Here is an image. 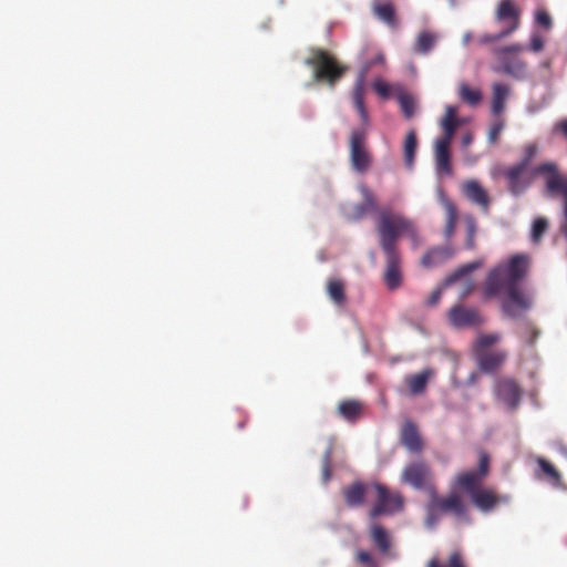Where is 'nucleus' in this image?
I'll use <instances>...</instances> for the list:
<instances>
[{"instance_id":"1","label":"nucleus","mask_w":567,"mask_h":567,"mask_svg":"<svg viewBox=\"0 0 567 567\" xmlns=\"http://www.w3.org/2000/svg\"><path fill=\"white\" fill-rule=\"evenodd\" d=\"M375 229L379 245L385 258L384 284L389 290H396L401 287L403 280L402 257L398 248V241L402 236H406L413 243H417V228L402 213L384 208L378 214Z\"/></svg>"},{"instance_id":"2","label":"nucleus","mask_w":567,"mask_h":567,"mask_svg":"<svg viewBox=\"0 0 567 567\" xmlns=\"http://www.w3.org/2000/svg\"><path fill=\"white\" fill-rule=\"evenodd\" d=\"M529 257L517 254L506 264L492 269L485 280L484 295L493 298L505 291L506 299L502 303L503 311L511 318H517L530 307V300L518 288V282L527 275Z\"/></svg>"},{"instance_id":"3","label":"nucleus","mask_w":567,"mask_h":567,"mask_svg":"<svg viewBox=\"0 0 567 567\" xmlns=\"http://www.w3.org/2000/svg\"><path fill=\"white\" fill-rule=\"evenodd\" d=\"M305 64L313 69V79L317 82H323L330 86H334L348 71L346 65H342L333 54L323 49H312L311 55L306 59Z\"/></svg>"},{"instance_id":"4","label":"nucleus","mask_w":567,"mask_h":567,"mask_svg":"<svg viewBox=\"0 0 567 567\" xmlns=\"http://www.w3.org/2000/svg\"><path fill=\"white\" fill-rule=\"evenodd\" d=\"M430 501L426 505V525L433 527L439 522L441 515L451 513L456 518L467 517V507L462 497L453 489L449 495L441 497L437 488L429 495Z\"/></svg>"},{"instance_id":"5","label":"nucleus","mask_w":567,"mask_h":567,"mask_svg":"<svg viewBox=\"0 0 567 567\" xmlns=\"http://www.w3.org/2000/svg\"><path fill=\"white\" fill-rule=\"evenodd\" d=\"M372 494L375 503L369 509V517L375 519L383 515H393L403 509L404 498L398 491H391L386 485L372 482Z\"/></svg>"},{"instance_id":"6","label":"nucleus","mask_w":567,"mask_h":567,"mask_svg":"<svg viewBox=\"0 0 567 567\" xmlns=\"http://www.w3.org/2000/svg\"><path fill=\"white\" fill-rule=\"evenodd\" d=\"M368 126L354 128L349 136V159L353 171L365 173L372 164V154L367 145Z\"/></svg>"},{"instance_id":"7","label":"nucleus","mask_w":567,"mask_h":567,"mask_svg":"<svg viewBox=\"0 0 567 567\" xmlns=\"http://www.w3.org/2000/svg\"><path fill=\"white\" fill-rule=\"evenodd\" d=\"M401 482L414 489L424 491L430 495L436 488L434 474L431 467L423 461L408 463L401 473Z\"/></svg>"},{"instance_id":"8","label":"nucleus","mask_w":567,"mask_h":567,"mask_svg":"<svg viewBox=\"0 0 567 567\" xmlns=\"http://www.w3.org/2000/svg\"><path fill=\"white\" fill-rule=\"evenodd\" d=\"M523 50L524 47L522 44H512L497 49L495 53L501 65L496 68L495 71L505 73L517 80L525 79L527 75V64L516 55Z\"/></svg>"},{"instance_id":"9","label":"nucleus","mask_w":567,"mask_h":567,"mask_svg":"<svg viewBox=\"0 0 567 567\" xmlns=\"http://www.w3.org/2000/svg\"><path fill=\"white\" fill-rule=\"evenodd\" d=\"M495 400L509 411H515L523 396V389L513 377H497L493 384Z\"/></svg>"},{"instance_id":"10","label":"nucleus","mask_w":567,"mask_h":567,"mask_svg":"<svg viewBox=\"0 0 567 567\" xmlns=\"http://www.w3.org/2000/svg\"><path fill=\"white\" fill-rule=\"evenodd\" d=\"M540 164L534 168H525L518 165H512L504 169V177L507 181V187L512 195L519 196L533 184L534 177L542 173L537 169Z\"/></svg>"},{"instance_id":"11","label":"nucleus","mask_w":567,"mask_h":567,"mask_svg":"<svg viewBox=\"0 0 567 567\" xmlns=\"http://www.w3.org/2000/svg\"><path fill=\"white\" fill-rule=\"evenodd\" d=\"M542 173L545 181V188L549 195L564 197V203L567 202V195L564 187H567V176L563 175L559 166L555 162H545L540 164L537 169Z\"/></svg>"},{"instance_id":"12","label":"nucleus","mask_w":567,"mask_h":567,"mask_svg":"<svg viewBox=\"0 0 567 567\" xmlns=\"http://www.w3.org/2000/svg\"><path fill=\"white\" fill-rule=\"evenodd\" d=\"M450 324L457 329L480 327L484 323V318L476 308L465 307L457 303L447 311Z\"/></svg>"},{"instance_id":"13","label":"nucleus","mask_w":567,"mask_h":567,"mask_svg":"<svg viewBox=\"0 0 567 567\" xmlns=\"http://www.w3.org/2000/svg\"><path fill=\"white\" fill-rule=\"evenodd\" d=\"M519 12L512 0H502L497 7L496 18L497 20H511V25L502 32L494 35H486L483 38V42H495L502 38L507 37L515 31L519 25Z\"/></svg>"},{"instance_id":"14","label":"nucleus","mask_w":567,"mask_h":567,"mask_svg":"<svg viewBox=\"0 0 567 567\" xmlns=\"http://www.w3.org/2000/svg\"><path fill=\"white\" fill-rule=\"evenodd\" d=\"M369 494H372V483H364L362 481H355L342 488L344 503L350 508L363 506Z\"/></svg>"},{"instance_id":"15","label":"nucleus","mask_w":567,"mask_h":567,"mask_svg":"<svg viewBox=\"0 0 567 567\" xmlns=\"http://www.w3.org/2000/svg\"><path fill=\"white\" fill-rule=\"evenodd\" d=\"M480 370L484 373H496L506 362L507 352L505 350H489L474 353Z\"/></svg>"},{"instance_id":"16","label":"nucleus","mask_w":567,"mask_h":567,"mask_svg":"<svg viewBox=\"0 0 567 567\" xmlns=\"http://www.w3.org/2000/svg\"><path fill=\"white\" fill-rule=\"evenodd\" d=\"M471 501L480 511L487 513L493 511L497 505L506 503L508 497L498 495L493 488L482 487L473 494Z\"/></svg>"},{"instance_id":"17","label":"nucleus","mask_w":567,"mask_h":567,"mask_svg":"<svg viewBox=\"0 0 567 567\" xmlns=\"http://www.w3.org/2000/svg\"><path fill=\"white\" fill-rule=\"evenodd\" d=\"M462 190L468 200L480 206L484 213H488L491 205L489 195L477 181H466L463 184Z\"/></svg>"},{"instance_id":"18","label":"nucleus","mask_w":567,"mask_h":567,"mask_svg":"<svg viewBox=\"0 0 567 567\" xmlns=\"http://www.w3.org/2000/svg\"><path fill=\"white\" fill-rule=\"evenodd\" d=\"M485 478L474 471H466L457 474L453 482V489L464 491L473 496L477 491L482 488V483Z\"/></svg>"},{"instance_id":"19","label":"nucleus","mask_w":567,"mask_h":567,"mask_svg":"<svg viewBox=\"0 0 567 567\" xmlns=\"http://www.w3.org/2000/svg\"><path fill=\"white\" fill-rule=\"evenodd\" d=\"M369 65L364 68V71L357 79L353 89H352V102L358 111L362 126H369V114L364 104V95H365V83H364V73L367 72Z\"/></svg>"},{"instance_id":"20","label":"nucleus","mask_w":567,"mask_h":567,"mask_svg":"<svg viewBox=\"0 0 567 567\" xmlns=\"http://www.w3.org/2000/svg\"><path fill=\"white\" fill-rule=\"evenodd\" d=\"M401 443L412 453H421L424 443L419 433L417 426L412 421H406L401 430Z\"/></svg>"},{"instance_id":"21","label":"nucleus","mask_w":567,"mask_h":567,"mask_svg":"<svg viewBox=\"0 0 567 567\" xmlns=\"http://www.w3.org/2000/svg\"><path fill=\"white\" fill-rule=\"evenodd\" d=\"M360 190L363 197V202L361 204L351 206L346 213L348 219L352 221L362 219L368 210H373L377 208V200L373 193L365 186H361Z\"/></svg>"},{"instance_id":"22","label":"nucleus","mask_w":567,"mask_h":567,"mask_svg":"<svg viewBox=\"0 0 567 567\" xmlns=\"http://www.w3.org/2000/svg\"><path fill=\"white\" fill-rule=\"evenodd\" d=\"M437 196L441 205L445 210L444 235L446 238H451L455 231L456 223L458 219V212L455 204L447 197L442 188L437 190Z\"/></svg>"},{"instance_id":"23","label":"nucleus","mask_w":567,"mask_h":567,"mask_svg":"<svg viewBox=\"0 0 567 567\" xmlns=\"http://www.w3.org/2000/svg\"><path fill=\"white\" fill-rule=\"evenodd\" d=\"M538 468L535 472V476L538 480L547 481L551 486L559 488L563 484V476L560 472L546 458L537 457L536 460Z\"/></svg>"},{"instance_id":"24","label":"nucleus","mask_w":567,"mask_h":567,"mask_svg":"<svg viewBox=\"0 0 567 567\" xmlns=\"http://www.w3.org/2000/svg\"><path fill=\"white\" fill-rule=\"evenodd\" d=\"M364 405L361 401L354 399L343 400L338 404V413L349 422H355L362 414Z\"/></svg>"},{"instance_id":"25","label":"nucleus","mask_w":567,"mask_h":567,"mask_svg":"<svg viewBox=\"0 0 567 567\" xmlns=\"http://www.w3.org/2000/svg\"><path fill=\"white\" fill-rule=\"evenodd\" d=\"M435 167L439 174L451 175L453 172L451 163L450 146L435 144L434 148Z\"/></svg>"},{"instance_id":"26","label":"nucleus","mask_w":567,"mask_h":567,"mask_svg":"<svg viewBox=\"0 0 567 567\" xmlns=\"http://www.w3.org/2000/svg\"><path fill=\"white\" fill-rule=\"evenodd\" d=\"M370 536L374 545L382 554H386L390 550L391 537L383 526L379 524H372L370 526Z\"/></svg>"},{"instance_id":"27","label":"nucleus","mask_w":567,"mask_h":567,"mask_svg":"<svg viewBox=\"0 0 567 567\" xmlns=\"http://www.w3.org/2000/svg\"><path fill=\"white\" fill-rule=\"evenodd\" d=\"M492 112L495 115L501 114L509 96V87L503 83L493 84Z\"/></svg>"},{"instance_id":"28","label":"nucleus","mask_w":567,"mask_h":567,"mask_svg":"<svg viewBox=\"0 0 567 567\" xmlns=\"http://www.w3.org/2000/svg\"><path fill=\"white\" fill-rule=\"evenodd\" d=\"M374 16L390 27H396L395 9L391 2H377L372 7Z\"/></svg>"},{"instance_id":"29","label":"nucleus","mask_w":567,"mask_h":567,"mask_svg":"<svg viewBox=\"0 0 567 567\" xmlns=\"http://www.w3.org/2000/svg\"><path fill=\"white\" fill-rule=\"evenodd\" d=\"M433 371L431 369H425L420 373L409 375L406 378V384L409 390L413 394H420L424 392L429 379L432 377Z\"/></svg>"},{"instance_id":"30","label":"nucleus","mask_w":567,"mask_h":567,"mask_svg":"<svg viewBox=\"0 0 567 567\" xmlns=\"http://www.w3.org/2000/svg\"><path fill=\"white\" fill-rule=\"evenodd\" d=\"M327 293L331 301L337 306L344 305L346 297V287L344 282L340 279H329L327 282Z\"/></svg>"},{"instance_id":"31","label":"nucleus","mask_w":567,"mask_h":567,"mask_svg":"<svg viewBox=\"0 0 567 567\" xmlns=\"http://www.w3.org/2000/svg\"><path fill=\"white\" fill-rule=\"evenodd\" d=\"M437 35L431 31H422L419 33L415 44L414 52L417 54H427L435 45Z\"/></svg>"},{"instance_id":"32","label":"nucleus","mask_w":567,"mask_h":567,"mask_svg":"<svg viewBox=\"0 0 567 567\" xmlns=\"http://www.w3.org/2000/svg\"><path fill=\"white\" fill-rule=\"evenodd\" d=\"M450 257L451 252L447 248H433L424 254L421 264L423 267L430 268L444 262Z\"/></svg>"},{"instance_id":"33","label":"nucleus","mask_w":567,"mask_h":567,"mask_svg":"<svg viewBox=\"0 0 567 567\" xmlns=\"http://www.w3.org/2000/svg\"><path fill=\"white\" fill-rule=\"evenodd\" d=\"M539 151V146L536 142H528L526 143L520 151V158L515 164L525 168H532L530 164L534 161V158L537 156Z\"/></svg>"},{"instance_id":"34","label":"nucleus","mask_w":567,"mask_h":567,"mask_svg":"<svg viewBox=\"0 0 567 567\" xmlns=\"http://www.w3.org/2000/svg\"><path fill=\"white\" fill-rule=\"evenodd\" d=\"M417 147V138L414 130L408 132L404 141V161L411 167L414 163L415 152Z\"/></svg>"},{"instance_id":"35","label":"nucleus","mask_w":567,"mask_h":567,"mask_svg":"<svg viewBox=\"0 0 567 567\" xmlns=\"http://www.w3.org/2000/svg\"><path fill=\"white\" fill-rule=\"evenodd\" d=\"M499 333H481L477 336L473 351L474 353L489 351L488 348L501 340Z\"/></svg>"},{"instance_id":"36","label":"nucleus","mask_w":567,"mask_h":567,"mask_svg":"<svg viewBox=\"0 0 567 567\" xmlns=\"http://www.w3.org/2000/svg\"><path fill=\"white\" fill-rule=\"evenodd\" d=\"M458 94L462 101L471 106L477 105L482 100V92L478 89H473L466 83H461Z\"/></svg>"},{"instance_id":"37","label":"nucleus","mask_w":567,"mask_h":567,"mask_svg":"<svg viewBox=\"0 0 567 567\" xmlns=\"http://www.w3.org/2000/svg\"><path fill=\"white\" fill-rule=\"evenodd\" d=\"M426 567H466L464 559L460 551H453L446 561V564H442V561L437 557H432Z\"/></svg>"},{"instance_id":"38","label":"nucleus","mask_w":567,"mask_h":567,"mask_svg":"<svg viewBox=\"0 0 567 567\" xmlns=\"http://www.w3.org/2000/svg\"><path fill=\"white\" fill-rule=\"evenodd\" d=\"M457 115V107L453 105H447L445 107V114L441 120V127L442 128H457L458 126V120L456 117Z\"/></svg>"},{"instance_id":"39","label":"nucleus","mask_w":567,"mask_h":567,"mask_svg":"<svg viewBox=\"0 0 567 567\" xmlns=\"http://www.w3.org/2000/svg\"><path fill=\"white\" fill-rule=\"evenodd\" d=\"M480 266H481L480 262L474 261V262H470V264H466V265L460 267L456 271H454L452 275H450L446 278L445 284L452 285V284L456 282L458 279L471 274L472 271L477 269Z\"/></svg>"},{"instance_id":"40","label":"nucleus","mask_w":567,"mask_h":567,"mask_svg":"<svg viewBox=\"0 0 567 567\" xmlns=\"http://www.w3.org/2000/svg\"><path fill=\"white\" fill-rule=\"evenodd\" d=\"M401 110L406 118H411L415 113V101L414 99L406 94L402 93L398 97Z\"/></svg>"},{"instance_id":"41","label":"nucleus","mask_w":567,"mask_h":567,"mask_svg":"<svg viewBox=\"0 0 567 567\" xmlns=\"http://www.w3.org/2000/svg\"><path fill=\"white\" fill-rule=\"evenodd\" d=\"M466 223V240L465 247L467 249H473L475 247V235L477 230L476 220L472 216H467L465 218Z\"/></svg>"},{"instance_id":"42","label":"nucleus","mask_w":567,"mask_h":567,"mask_svg":"<svg viewBox=\"0 0 567 567\" xmlns=\"http://www.w3.org/2000/svg\"><path fill=\"white\" fill-rule=\"evenodd\" d=\"M548 228V221L544 217H538L534 220L532 227V240L537 243Z\"/></svg>"},{"instance_id":"43","label":"nucleus","mask_w":567,"mask_h":567,"mask_svg":"<svg viewBox=\"0 0 567 567\" xmlns=\"http://www.w3.org/2000/svg\"><path fill=\"white\" fill-rule=\"evenodd\" d=\"M331 463H332V447H328L324 452L323 460H322V480L323 483H328L331 478Z\"/></svg>"},{"instance_id":"44","label":"nucleus","mask_w":567,"mask_h":567,"mask_svg":"<svg viewBox=\"0 0 567 567\" xmlns=\"http://www.w3.org/2000/svg\"><path fill=\"white\" fill-rule=\"evenodd\" d=\"M474 472L480 474L484 478L488 475V473H489V455L486 452H484V451L480 452L478 467Z\"/></svg>"},{"instance_id":"45","label":"nucleus","mask_w":567,"mask_h":567,"mask_svg":"<svg viewBox=\"0 0 567 567\" xmlns=\"http://www.w3.org/2000/svg\"><path fill=\"white\" fill-rule=\"evenodd\" d=\"M373 90L382 99H388L391 93L390 85L381 79H378L373 82Z\"/></svg>"},{"instance_id":"46","label":"nucleus","mask_w":567,"mask_h":567,"mask_svg":"<svg viewBox=\"0 0 567 567\" xmlns=\"http://www.w3.org/2000/svg\"><path fill=\"white\" fill-rule=\"evenodd\" d=\"M355 559L358 563H360L362 565H365L369 567H377V563L369 551L358 550L355 554Z\"/></svg>"},{"instance_id":"47","label":"nucleus","mask_w":567,"mask_h":567,"mask_svg":"<svg viewBox=\"0 0 567 567\" xmlns=\"http://www.w3.org/2000/svg\"><path fill=\"white\" fill-rule=\"evenodd\" d=\"M535 21L537 24L542 25L545 29H549L553 23L549 13L545 10H538L536 12Z\"/></svg>"},{"instance_id":"48","label":"nucleus","mask_w":567,"mask_h":567,"mask_svg":"<svg viewBox=\"0 0 567 567\" xmlns=\"http://www.w3.org/2000/svg\"><path fill=\"white\" fill-rule=\"evenodd\" d=\"M442 130H443V136L437 138L435 141V144L451 146V143L454 138L456 130L455 128H442Z\"/></svg>"},{"instance_id":"49","label":"nucleus","mask_w":567,"mask_h":567,"mask_svg":"<svg viewBox=\"0 0 567 567\" xmlns=\"http://www.w3.org/2000/svg\"><path fill=\"white\" fill-rule=\"evenodd\" d=\"M503 128H504V123L502 121H497L491 126L489 132H488V140L491 143L497 142L498 136H499L501 132L503 131Z\"/></svg>"},{"instance_id":"50","label":"nucleus","mask_w":567,"mask_h":567,"mask_svg":"<svg viewBox=\"0 0 567 567\" xmlns=\"http://www.w3.org/2000/svg\"><path fill=\"white\" fill-rule=\"evenodd\" d=\"M442 297V288H436L431 292L426 300V306L434 307L439 303L440 299Z\"/></svg>"},{"instance_id":"51","label":"nucleus","mask_w":567,"mask_h":567,"mask_svg":"<svg viewBox=\"0 0 567 567\" xmlns=\"http://www.w3.org/2000/svg\"><path fill=\"white\" fill-rule=\"evenodd\" d=\"M544 48V40L540 35L534 34L530 39V49L534 52H539Z\"/></svg>"},{"instance_id":"52","label":"nucleus","mask_w":567,"mask_h":567,"mask_svg":"<svg viewBox=\"0 0 567 567\" xmlns=\"http://www.w3.org/2000/svg\"><path fill=\"white\" fill-rule=\"evenodd\" d=\"M563 190H565V193L567 195V187L566 188L564 187ZM563 213H564V221L560 225V231L567 239V202L564 203Z\"/></svg>"},{"instance_id":"53","label":"nucleus","mask_w":567,"mask_h":567,"mask_svg":"<svg viewBox=\"0 0 567 567\" xmlns=\"http://www.w3.org/2000/svg\"><path fill=\"white\" fill-rule=\"evenodd\" d=\"M538 336L539 330L536 329L535 327H529V336L526 338V342L530 346L534 344Z\"/></svg>"},{"instance_id":"54","label":"nucleus","mask_w":567,"mask_h":567,"mask_svg":"<svg viewBox=\"0 0 567 567\" xmlns=\"http://www.w3.org/2000/svg\"><path fill=\"white\" fill-rule=\"evenodd\" d=\"M556 130L559 131L567 138V120H563L556 125Z\"/></svg>"},{"instance_id":"55","label":"nucleus","mask_w":567,"mask_h":567,"mask_svg":"<svg viewBox=\"0 0 567 567\" xmlns=\"http://www.w3.org/2000/svg\"><path fill=\"white\" fill-rule=\"evenodd\" d=\"M472 142H473V136H472V134L466 133V134H464V135H463V137H462V145H463L464 147H467L468 145H471V144H472Z\"/></svg>"},{"instance_id":"56","label":"nucleus","mask_w":567,"mask_h":567,"mask_svg":"<svg viewBox=\"0 0 567 567\" xmlns=\"http://www.w3.org/2000/svg\"><path fill=\"white\" fill-rule=\"evenodd\" d=\"M473 288H474L473 284H472V282H470V284L466 286V288L464 289V291L462 292V296H461V297H462L463 299H464V298H466V297L471 293V291L473 290Z\"/></svg>"},{"instance_id":"57","label":"nucleus","mask_w":567,"mask_h":567,"mask_svg":"<svg viewBox=\"0 0 567 567\" xmlns=\"http://www.w3.org/2000/svg\"><path fill=\"white\" fill-rule=\"evenodd\" d=\"M383 60H384L383 55H378V56L375 58V61H377V62H383Z\"/></svg>"},{"instance_id":"58","label":"nucleus","mask_w":567,"mask_h":567,"mask_svg":"<svg viewBox=\"0 0 567 567\" xmlns=\"http://www.w3.org/2000/svg\"><path fill=\"white\" fill-rule=\"evenodd\" d=\"M464 41H465V42L470 41V35H465V37H464Z\"/></svg>"}]
</instances>
